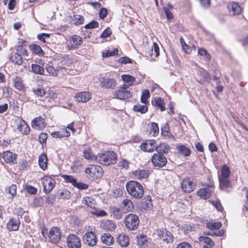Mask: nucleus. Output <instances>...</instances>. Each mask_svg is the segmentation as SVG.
<instances>
[{"label": "nucleus", "mask_w": 248, "mask_h": 248, "mask_svg": "<svg viewBox=\"0 0 248 248\" xmlns=\"http://www.w3.org/2000/svg\"><path fill=\"white\" fill-rule=\"evenodd\" d=\"M219 186L221 189L232 187V185L229 178L219 177Z\"/></svg>", "instance_id": "nucleus-44"}, {"label": "nucleus", "mask_w": 248, "mask_h": 248, "mask_svg": "<svg viewBox=\"0 0 248 248\" xmlns=\"http://www.w3.org/2000/svg\"><path fill=\"white\" fill-rule=\"evenodd\" d=\"M128 88V85L123 84L112 93L113 98L123 100L130 98L132 94Z\"/></svg>", "instance_id": "nucleus-7"}, {"label": "nucleus", "mask_w": 248, "mask_h": 248, "mask_svg": "<svg viewBox=\"0 0 248 248\" xmlns=\"http://www.w3.org/2000/svg\"><path fill=\"white\" fill-rule=\"evenodd\" d=\"M84 157L90 161L95 160L96 161L97 155H95L91 148L88 147L85 149L83 151Z\"/></svg>", "instance_id": "nucleus-40"}, {"label": "nucleus", "mask_w": 248, "mask_h": 248, "mask_svg": "<svg viewBox=\"0 0 248 248\" xmlns=\"http://www.w3.org/2000/svg\"><path fill=\"white\" fill-rule=\"evenodd\" d=\"M198 53L200 55L203 57L205 60L207 61L211 60V56L205 49L200 47L198 50Z\"/></svg>", "instance_id": "nucleus-56"}, {"label": "nucleus", "mask_w": 248, "mask_h": 248, "mask_svg": "<svg viewBox=\"0 0 248 248\" xmlns=\"http://www.w3.org/2000/svg\"><path fill=\"white\" fill-rule=\"evenodd\" d=\"M221 176L220 177L229 178L231 174L230 169L226 164H224L221 168Z\"/></svg>", "instance_id": "nucleus-51"}, {"label": "nucleus", "mask_w": 248, "mask_h": 248, "mask_svg": "<svg viewBox=\"0 0 248 248\" xmlns=\"http://www.w3.org/2000/svg\"><path fill=\"white\" fill-rule=\"evenodd\" d=\"M136 241L139 248H150L152 245L151 238L143 233L136 236Z\"/></svg>", "instance_id": "nucleus-12"}, {"label": "nucleus", "mask_w": 248, "mask_h": 248, "mask_svg": "<svg viewBox=\"0 0 248 248\" xmlns=\"http://www.w3.org/2000/svg\"><path fill=\"white\" fill-rule=\"evenodd\" d=\"M133 109L135 112L144 114L148 111V108L146 104L142 105L140 104H137L133 106Z\"/></svg>", "instance_id": "nucleus-45"}, {"label": "nucleus", "mask_w": 248, "mask_h": 248, "mask_svg": "<svg viewBox=\"0 0 248 248\" xmlns=\"http://www.w3.org/2000/svg\"><path fill=\"white\" fill-rule=\"evenodd\" d=\"M209 202L213 205H214L218 211L221 212L223 210V208L221 205V203L219 200H217L216 201H209Z\"/></svg>", "instance_id": "nucleus-62"}, {"label": "nucleus", "mask_w": 248, "mask_h": 248, "mask_svg": "<svg viewBox=\"0 0 248 248\" xmlns=\"http://www.w3.org/2000/svg\"><path fill=\"white\" fill-rule=\"evenodd\" d=\"M82 202L83 204L88 206L93 209L91 213L96 217H106L108 215L107 213L103 210L96 208V202L94 199L89 196L84 197L82 198Z\"/></svg>", "instance_id": "nucleus-4"}, {"label": "nucleus", "mask_w": 248, "mask_h": 248, "mask_svg": "<svg viewBox=\"0 0 248 248\" xmlns=\"http://www.w3.org/2000/svg\"><path fill=\"white\" fill-rule=\"evenodd\" d=\"M150 97L149 91L147 89L143 90L141 93L140 101L141 103L147 104L148 103V99Z\"/></svg>", "instance_id": "nucleus-53"}, {"label": "nucleus", "mask_w": 248, "mask_h": 248, "mask_svg": "<svg viewBox=\"0 0 248 248\" xmlns=\"http://www.w3.org/2000/svg\"><path fill=\"white\" fill-rule=\"evenodd\" d=\"M83 43L82 38L76 34L71 35L69 37L68 41L67 47L69 50H73L77 49Z\"/></svg>", "instance_id": "nucleus-13"}, {"label": "nucleus", "mask_w": 248, "mask_h": 248, "mask_svg": "<svg viewBox=\"0 0 248 248\" xmlns=\"http://www.w3.org/2000/svg\"><path fill=\"white\" fill-rule=\"evenodd\" d=\"M66 244L68 248H80L81 246L79 237L74 234H70L67 236Z\"/></svg>", "instance_id": "nucleus-17"}, {"label": "nucleus", "mask_w": 248, "mask_h": 248, "mask_svg": "<svg viewBox=\"0 0 248 248\" xmlns=\"http://www.w3.org/2000/svg\"><path fill=\"white\" fill-rule=\"evenodd\" d=\"M156 142L155 140H146L140 145V149L145 152L153 153L155 151Z\"/></svg>", "instance_id": "nucleus-16"}, {"label": "nucleus", "mask_w": 248, "mask_h": 248, "mask_svg": "<svg viewBox=\"0 0 248 248\" xmlns=\"http://www.w3.org/2000/svg\"><path fill=\"white\" fill-rule=\"evenodd\" d=\"M91 93L88 92H80L76 94L75 97L78 102H86L91 98Z\"/></svg>", "instance_id": "nucleus-35"}, {"label": "nucleus", "mask_w": 248, "mask_h": 248, "mask_svg": "<svg viewBox=\"0 0 248 248\" xmlns=\"http://www.w3.org/2000/svg\"><path fill=\"white\" fill-rule=\"evenodd\" d=\"M1 157L7 164L15 165L17 163V155L9 150L3 152Z\"/></svg>", "instance_id": "nucleus-19"}, {"label": "nucleus", "mask_w": 248, "mask_h": 248, "mask_svg": "<svg viewBox=\"0 0 248 248\" xmlns=\"http://www.w3.org/2000/svg\"><path fill=\"white\" fill-rule=\"evenodd\" d=\"M199 240L200 241H203L207 245V246H209L208 247H214L215 245L214 241L210 238L207 236H201Z\"/></svg>", "instance_id": "nucleus-55"}, {"label": "nucleus", "mask_w": 248, "mask_h": 248, "mask_svg": "<svg viewBox=\"0 0 248 248\" xmlns=\"http://www.w3.org/2000/svg\"><path fill=\"white\" fill-rule=\"evenodd\" d=\"M116 242L121 247L125 248L129 246L130 239L127 235L121 233L117 237Z\"/></svg>", "instance_id": "nucleus-25"}, {"label": "nucleus", "mask_w": 248, "mask_h": 248, "mask_svg": "<svg viewBox=\"0 0 248 248\" xmlns=\"http://www.w3.org/2000/svg\"><path fill=\"white\" fill-rule=\"evenodd\" d=\"M121 78L124 82L128 83V84H126V85H128V87L133 85L136 80V78L134 77L127 74L122 75Z\"/></svg>", "instance_id": "nucleus-46"}, {"label": "nucleus", "mask_w": 248, "mask_h": 248, "mask_svg": "<svg viewBox=\"0 0 248 248\" xmlns=\"http://www.w3.org/2000/svg\"><path fill=\"white\" fill-rule=\"evenodd\" d=\"M25 189L27 192L30 194H36L37 192V188L31 185L26 186Z\"/></svg>", "instance_id": "nucleus-63"}, {"label": "nucleus", "mask_w": 248, "mask_h": 248, "mask_svg": "<svg viewBox=\"0 0 248 248\" xmlns=\"http://www.w3.org/2000/svg\"><path fill=\"white\" fill-rule=\"evenodd\" d=\"M17 130L24 135H28L30 132V128L27 123L20 119L18 123Z\"/></svg>", "instance_id": "nucleus-30"}, {"label": "nucleus", "mask_w": 248, "mask_h": 248, "mask_svg": "<svg viewBox=\"0 0 248 248\" xmlns=\"http://www.w3.org/2000/svg\"><path fill=\"white\" fill-rule=\"evenodd\" d=\"M36 63L32 64L31 65V71L36 74L44 75L45 74V62L42 59L36 61Z\"/></svg>", "instance_id": "nucleus-21"}, {"label": "nucleus", "mask_w": 248, "mask_h": 248, "mask_svg": "<svg viewBox=\"0 0 248 248\" xmlns=\"http://www.w3.org/2000/svg\"><path fill=\"white\" fill-rule=\"evenodd\" d=\"M161 134L165 139L176 140L175 137L170 131V126L167 123L161 128Z\"/></svg>", "instance_id": "nucleus-27"}, {"label": "nucleus", "mask_w": 248, "mask_h": 248, "mask_svg": "<svg viewBox=\"0 0 248 248\" xmlns=\"http://www.w3.org/2000/svg\"><path fill=\"white\" fill-rule=\"evenodd\" d=\"M17 186L16 184H12L10 186L5 189V193L11 195V198L13 199L16 196Z\"/></svg>", "instance_id": "nucleus-48"}, {"label": "nucleus", "mask_w": 248, "mask_h": 248, "mask_svg": "<svg viewBox=\"0 0 248 248\" xmlns=\"http://www.w3.org/2000/svg\"><path fill=\"white\" fill-rule=\"evenodd\" d=\"M10 60L15 64L18 65H20L23 63V59L21 56L17 52L11 54Z\"/></svg>", "instance_id": "nucleus-43"}, {"label": "nucleus", "mask_w": 248, "mask_h": 248, "mask_svg": "<svg viewBox=\"0 0 248 248\" xmlns=\"http://www.w3.org/2000/svg\"><path fill=\"white\" fill-rule=\"evenodd\" d=\"M118 49L117 48H114L112 51L106 50L105 52H102V56L103 57L108 58L114 55H118Z\"/></svg>", "instance_id": "nucleus-58"}, {"label": "nucleus", "mask_w": 248, "mask_h": 248, "mask_svg": "<svg viewBox=\"0 0 248 248\" xmlns=\"http://www.w3.org/2000/svg\"><path fill=\"white\" fill-rule=\"evenodd\" d=\"M122 209L116 206H110L108 209V212L111 217L116 220H120L122 218L123 212Z\"/></svg>", "instance_id": "nucleus-24"}, {"label": "nucleus", "mask_w": 248, "mask_h": 248, "mask_svg": "<svg viewBox=\"0 0 248 248\" xmlns=\"http://www.w3.org/2000/svg\"><path fill=\"white\" fill-rule=\"evenodd\" d=\"M130 162L124 158H121L119 161L118 166L121 170H127L129 168Z\"/></svg>", "instance_id": "nucleus-50"}, {"label": "nucleus", "mask_w": 248, "mask_h": 248, "mask_svg": "<svg viewBox=\"0 0 248 248\" xmlns=\"http://www.w3.org/2000/svg\"><path fill=\"white\" fill-rule=\"evenodd\" d=\"M222 226V223L219 221H215L213 220H207L205 222V227L212 232L207 233V235L215 236H222L225 232L222 229L219 230Z\"/></svg>", "instance_id": "nucleus-5"}, {"label": "nucleus", "mask_w": 248, "mask_h": 248, "mask_svg": "<svg viewBox=\"0 0 248 248\" xmlns=\"http://www.w3.org/2000/svg\"><path fill=\"white\" fill-rule=\"evenodd\" d=\"M44 192L49 193L54 187L56 182L55 179L49 176H45L42 179Z\"/></svg>", "instance_id": "nucleus-15"}, {"label": "nucleus", "mask_w": 248, "mask_h": 248, "mask_svg": "<svg viewBox=\"0 0 248 248\" xmlns=\"http://www.w3.org/2000/svg\"><path fill=\"white\" fill-rule=\"evenodd\" d=\"M61 198L69 199L70 197V192L67 189L62 190L60 193Z\"/></svg>", "instance_id": "nucleus-64"}, {"label": "nucleus", "mask_w": 248, "mask_h": 248, "mask_svg": "<svg viewBox=\"0 0 248 248\" xmlns=\"http://www.w3.org/2000/svg\"><path fill=\"white\" fill-rule=\"evenodd\" d=\"M117 155L113 151L108 150L97 155L96 162L104 166H108L117 163Z\"/></svg>", "instance_id": "nucleus-3"}, {"label": "nucleus", "mask_w": 248, "mask_h": 248, "mask_svg": "<svg viewBox=\"0 0 248 248\" xmlns=\"http://www.w3.org/2000/svg\"><path fill=\"white\" fill-rule=\"evenodd\" d=\"M156 149L155 151H157L158 153L162 155L163 154H168L170 149L169 145L167 143L164 142L160 143L158 145L156 144Z\"/></svg>", "instance_id": "nucleus-41"}, {"label": "nucleus", "mask_w": 248, "mask_h": 248, "mask_svg": "<svg viewBox=\"0 0 248 248\" xmlns=\"http://www.w3.org/2000/svg\"><path fill=\"white\" fill-rule=\"evenodd\" d=\"M125 188L128 194L134 199L139 200L144 196V190L142 185L134 180L128 181L125 185Z\"/></svg>", "instance_id": "nucleus-1"}, {"label": "nucleus", "mask_w": 248, "mask_h": 248, "mask_svg": "<svg viewBox=\"0 0 248 248\" xmlns=\"http://www.w3.org/2000/svg\"><path fill=\"white\" fill-rule=\"evenodd\" d=\"M181 188L185 193H190L192 192L195 186L193 182L190 180L189 177L185 178L183 179L181 184Z\"/></svg>", "instance_id": "nucleus-20"}, {"label": "nucleus", "mask_w": 248, "mask_h": 248, "mask_svg": "<svg viewBox=\"0 0 248 248\" xmlns=\"http://www.w3.org/2000/svg\"><path fill=\"white\" fill-rule=\"evenodd\" d=\"M101 242L108 246H111L114 244V240L112 235L109 233H104L101 236Z\"/></svg>", "instance_id": "nucleus-38"}, {"label": "nucleus", "mask_w": 248, "mask_h": 248, "mask_svg": "<svg viewBox=\"0 0 248 248\" xmlns=\"http://www.w3.org/2000/svg\"><path fill=\"white\" fill-rule=\"evenodd\" d=\"M150 160L154 167L159 168L165 166L167 163L166 157L163 155L158 153L154 154Z\"/></svg>", "instance_id": "nucleus-11"}, {"label": "nucleus", "mask_w": 248, "mask_h": 248, "mask_svg": "<svg viewBox=\"0 0 248 248\" xmlns=\"http://www.w3.org/2000/svg\"><path fill=\"white\" fill-rule=\"evenodd\" d=\"M62 177L64 179L65 183H71L73 186L77 181V179L72 175L63 174L62 175Z\"/></svg>", "instance_id": "nucleus-57"}, {"label": "nucleus", "mask_w": 248, "mask_h": 248, "mask_svg": "<svg viewBox=\"0 0 248 248\" xmlns=\"http://www.w3.org/2000/svg\"><path fill=\"white\" fill-rule=\"evenodd\" d=\"M68 66L69 67V65H67L66 66L62 65L59 66L56 69H55L50 65H47L46 66V69L51 76L53 77H57L58 75V73L60 72H63V74H64V73L66 74H69V70H70V68H68Z\"/></svg>", "instance_id": "nucleus-14"}, {"label": "nucleus", "mask_w": 248, "mask_h": 248, "mask_svg": "<svg viewBox=\"0 0 248 248\" xmlns=\"http://www.w3.org/2000/svg\"><path fill=\"white\" fill-rule=\"evenodd\" d=\"M152 171V170L150 169H138L132 171L131 174L135 179L147 181Z\"/></svg>", "instance_id": "nucleus-10"}, {"label": "nucleus", "mask_w": 248, "mask_h": 248, "mask_svg": "<svg viewBox=\"0 0 248 248\" xmlns=\"http://www.w3.org/2000/svg\"><path fill=\"white\" fill-rule=\"evenodd\" d=\"M16 52L19 53L20 55H22L23 56H28V53L26 48L22 45H19L17 46Z\"/></svg>", "instance_id": "nucleus-60"}, {"label": "nucleus", "mask_w": 248, "mask_h": 248, "mask_svg": "<svg viewBox=\"0 0 248 248\" xmlns=\"http://www.w3.org/2000/svg\"><path fill=\"white\" fill-rule=\"evenodd\" d=\"M48 158L46 154L43 153L38 157V164L39 167L43 170L47 169Z\"/></svg>", "instance_id": "nucleus-32"}, {"label": "nucleus", "mask_w": 248, "mask_h": 248, "mask_svg": "<svg viewBox=\"0 0 248 248\" xmlns=\"http://www.w3.org/2000/svg\"><path fill=\"white\" fill-rule=\"evenodd\" d=\"M153 207V205L151 197L149 195L146 196L143 199V201L141 202V209L146 211H151Z\"/></svg>", "instance_id": "nucleus-33"}, {"label": "nucleus", "mask_w": 248, "mask_h": 248, "mask_svg": "<svg viewBox=\"0 0 248 248\" xmlns=\"http://www.w3.org/2000/svg\"><path fill=\"white\" fill-rule=\"evenodd\" d=\"M83 168V165L79 161H76L73 162L71 166V169L74 173L80 172Z\"/></svg>", "instance_id": "nucleus-49"}, {"label": "nucleus", "mask_w": 248, "mask_h": 248, "mask_svg": "<svg viewBox=\"0 0 248 248\" xmlns=\"http://www.w3.org/2000/svg\"><path fill=\"white\" fill-rule=\"evenodd\" d=\"M152 103L157 108H158L161 111H165L166 109L164 99L160 97H155L152 101Z\"/></svg>", "instance_id": "nucleus-36"}, {"label": "nucleus", "mask_w": 248, "mask_h": 248, "mask_svg": "<svg viewBox=\"0 0 248 248\" xmlns=\"http://www.w3.org/2000/svg\"><path fill=\"white\" fill-rule=\"evenodd\" d=\"M145 54L147 56H149L151 57L154 56L155 57H157L159 55V48L157 44L155 42H154L152 48L151 49H149L147 50Z\"/></svg>", "instance_id": "nucleus-37"}, {"label": "nucleus", "mask_w": 248, "mask_h": 248, "mask_svg": "<svg viewBox=\"0 0 248 248\" xmlns=\"http://www.w3.org/2000/svg\"><path fill=\"white\" fill-rule=\"evenodd\" d=\"M157 239L162 243L170 244L173 241V235L166 229L161 228L156 230Z\"/></svg>", "instance_id": "nucleus-8"}, {"label": "nucleus", "mask_w": 248, "mask_h": 248, "mask_svg": "<svg viewBox=\"0 0 248 248\" xmlns=\"http://www.w3.org/2000/svg\"><path fill=\"white\" fill-rule=\"evenodd\" d=\"M228 8L230 11L232 12L233 16H237L241 14L243 9L240 5L236 2H232L228 4Z\"/></svg>", "instance_id": "nucleus-31"}, {"label": "nucleus", "mask_w": 248, "mask_h": 248, "mask_svg": "<svg viewBox=\"0 0 248 248\" xmlns=\"http://www.w3.org/2000/svg\"><path fill=\"white\" fill-rule=\"evenodd\" d=\"M83 241L89 246H95L97 242V237L95 233L93 231L87 232L83 236Z\"/></svg>", "instance_id": "nucleus-18"}, {"label": "nucleus", "mask_w": 248, "mask_h": 248, "mask_svg": "<svg viewBox=\"0 0 248 248\" xmlns=\"http://www.w3.org/2000/svg\"><path fill=\"white\" fill-rule=\"evenodd\" d=\"M33 128L41 130L46 127L45 120L41 116H38L33 119L31 123Z\"/></svg>", "instance_id": "nucleus-23"}, {"label": "nucleus", "mask_w": 248, "mask_h": 248, "mask_svg": "<svg viewBox=\"0 0 248 248\" xmlns=\"http://www.w3.org/2000/svg\"><path fill=\"white\" fill-rule=\"evenodd\" d=\"M122 209L126 213L132 212L134 209V204L129 199H124L121 203Z\"/></svg>", "instance_id": "nucleus-34"}, {"label": "nucleus", "mask_w": 248, "mask_h": 248, "mask_svg": "<svg viewBox=\"0 0 248 248\" xmlns=\"http://www.w3.org/2000/svg\"><path fill=\"white\" fill-rule=\"evenodd\" d=\"M176 149L180 154L185 157H187L191 154V150L184 144H178Z\"/></svg>", "instance_id": "nucleus-39"}, {"label": "nucleus", "mask_w": 248, "mask_h": 248, "mask_svg": "<svg viewBox=\"0 0 248 248\" xmlns=\"http://www.w3.org/2000/svg\"><path fill=\"white\" fill-rule=\"evenodd\" d=\"M212 187H213V186H210L208 187L199 189L197 192V195L203 199H208L212 196L213 189H210Z\"/></svg>", "instance_id": "nucleus-26"}, {"label": "nucleus", "mask_w": 248, "mask_h": 248, "mask_svg": "<svg viewBox=\"0 0 248 248\" xmlns=\"http://www.w3.org/2000/svg\"><path fill=\"white\" fill-rule=\"evenodd\" d=\"M20 224L18 219L11 218L7 223V228L10 231H16L19 229Z\"/></svg>", "instance_id": "nucleus-29"}, {"label": "nucleus", "mask_w": 248, "mask_h": 248, "mask_svg": "<svg viewBox=\"0 0 248 248\" xmlns=\"http://www.w3.org/2000/svg\"><path fill=\"white\" fill-rule=\"evenodd\" d=\"M29 48L31 52L38 56H44L45 53L40 46L36 44H31L29 46Z\"/></svg>", "instance_id": "nucleus-42"}, {"label": "nucleus", "mask_w": 248, "mask_h": 248, "mask_svg": "<svg viewBox=\"0 0 248 248\" xmlns=\"http://www.w3.org/2000/svg\"><path fill=\"white\" fill-rule=\"evenodd\" d=\"M74 187L79 189H87L89 187V185L86 183H84L83 182H77V180L76 182V183L75 184Z\"/></svg>", "instance_id": "nucleus-61"}, {"label": "nucleus", "mask_w": 248, "mask_h": 248, "mask_svg": "<svg viewBox=\"0 0 248 248\" xmlns=\"http://www.w3.org/2000/svg\"><path fill=\"white\" fill-rule=\"evenodd\" d=\"M84 173L87 179L91 181H95L100 179L104 175L102 167L95 164H90L85 168Z\"/></svg>", "instance_id": "nucleus-2"}, {"label": "nucleus", "mask_w": 248, "mask_h": 248, "mask_svg": "<svg viewBox=\"0 0 248 248\" xmlns=\"http://www.w3.org/2000/svg\"><path fill=\"white\" fill-rule=\"evenodd\" d=\"M101 227L105 231L113 232L117 228L114 221L110 219H107L101 223Z\"/></svg>", "instance_id": "nucleus-28"}, {"label": "nucleus", "mask_w": 248, "mask_h": 248, "mask_svg": "<svg viewBox=\"0 0 248 248\" xmlns=\"http://www.w3.org/2000/svg\"><path fill=\"white\" fill-rule=\"evenodd\" d=\"M14 87L19 91H23L25 88L23 80L19 77H16L14 80Z\"/></svg>", "instance_id": "nucleus-47"}, {"label": "nucleus", "mask_w": 248, "mask_h": 248, "mask_svg": "<svg viewBox=\"0 0 248 248\" xmlns=\"http://www.w3.org/2000/svg\"><path fill=\"white\" fill-rule=\"evenodd\" d=\"M32 91L34 94L38 97H42L46 94V91L43 88H33Z\"/></svg>", "instance_id": "nucleus-59"}, {"label": "nucleus", "mask_w": 248, "mask_h": 248, "mask_svg": "<svg viewBox=\"0 0 248 248\" xmlns=\"http://www.w3.org/2000/svg\"><path fill=\"white\" fill-rule=\"evenodd\" d=\"M124 222L128 231H135L139 228L140 219L136 214L130 213L125 217Z\"/></svg>", "instance_id": "nucleus-6"}, {"label": "nucleus", "mask_w": 248, "mask_h": 248, "mask_svg": "<svg viewBox=\"0 0 248 248\" xmlns=\"http://www.w3.org/2000/svg\"><path fill=\"white\" fill-rule=\"evenodd\" d=\"M72 21L75 25L78 26L84 23V18L81 15H76L73 16Z\"/></svg>", "instance_id": "nucleus-54"}, {"label": "nucleus", "mask_w": 248, "mask_h": 248, "mask_svg": "<svg viewBox=\"0 0 248 248\" xmlns=\"http://www.w3.org/2000/svg\"><path fill=\"white\" fill-rule=\"evenodd\" d=\"M47 237L49 242L53 244L58 243L62 237L60 229L58 227H52L48 232Z\"/></svg>", "instance_id": "nucleus-9"}, {"label": "nucleus", "mask_w": 248, "mask_h": 248, "mask_svg": "<svg viewBox=\"0 0 248 248\" xmlns=\"http://www.w3.org/2000/svg\"><path fill=\"white\" fill-rule=\"evenodd\" d=\"M100 86L106 89H114L117 84L116 80L113 78L102 77L100 79Z\"/></svg>", "instance_id": "nucleus-22"}, {"label": "nucleus", "mask_w": 248, "mask_h": 248, "mask_svg": "<svg viewBox=\"0 0 248 248\" xmlns=\"http://www.w3.org/2000/svg\"><path fill=\"white\" fill-rule=\"evenodd\" d=\"M159 127L157 123L152 122L151 124L150 134L154 137L157 136L159 134Z\"/></svg>", "instance_id": "nucleus-52"}]
</instances>
